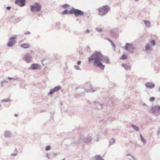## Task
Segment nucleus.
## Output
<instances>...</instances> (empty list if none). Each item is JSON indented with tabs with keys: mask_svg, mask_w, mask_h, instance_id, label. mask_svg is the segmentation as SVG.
I'll return each instance as SVG.
<instances>
[{
	"mask_svg": "<svg viewBox=\"0 0 160 160\" xmlns=\"http://www.w3.org/2000/svg\"><path fill=\"white\" fill-rule=\"evenodd\" d=\"M93 60H94V65L102 69H104L105 66L102 64V62L107 64L110 63L108 58L104 56L100 52H95L89 58V64H90Z\"/></svg>",
	"mask_w": 160,
	"mask_h": 160,
	"instance_id": "f257e3e1",
	"label": "nucleus"
},
{
	"mask_svg": "<svg viewBox=\"0 0 160 160\" xmlns=\"http://www.w3.org/2000/svg\"><path fill=\"white\" fill-rule=\"evenodd\" d=\"M109 9L110 8L108 6H103L98 9V14L101 16H104L108 12Z\"/></svg>",
	"mask_w": 160,
	"mask_h": 160,
	"instance_id": "f03ea898",
	"label": "nucleus"
},
{
	"mask_svg": "<svg viewBox=\"0 0 160 160\" xmlns=\"http://www.w3.org/2000/svg\"><path fill=\"white\" fill-rule=\"evenodd\" d=\"M70 12L71 14H73L76 17L82 16L84 14V12L82 11L73 8L70 10Z\"/></svg>",
	"mask_w": 160,
	"mask_h": 160,
	"instance_id": "7ed1b4c3",
	"label": "nucleus"
},
{
	"mask_svg": "<svg viewBox=\"0 0 160 160\" xmlns=\"http://www.w3.org/2000/svg\"><path fill=\"white\" fill-rule=\"evenodd\" d=\"M41 6L38 3H35L32 5L30 6L31 10L33 12H38L40 10Z\"/></svg>",
	"mask_w": 160,
	"mask_h": 160,
	"instance_id": "20e7f679",
	"label": "nucleus"
},
{
	"mask_svg": "<svg viewBox=\"0 0 160 160\" xmlns=\"http://www.w3.org/2000/svg\"><path fill=\"white\" fill-rule=\"evenodd\" d=\"M26 0H16L15 3L20 7L24 6L25 5Z\"/></svg>",
	"mask_w": 160,
	"mask_h": 160,
	"instance_id": "39448f33",
	"label": "nucleus"
},
{
	"mask_svg": "<svg viewBox=\"0 0 160 160\" xmlns=\"http://www.w3.org/2000/svg\"><path fill=\"white\" fill-rule=\"evenodd\" d=\"M16 38L15 37H12L11 38L9 42L8 43V47H11L15 43V39Z\"/></svg>",
	"mask_w": 160,
	"mask_h": 160,
	"instance_id": "423d86ee",
	"label": "nucleus"
},
{
	"mask_svg": "<svg viewBox=\"0 0 160 160\" xmlns=\"http://www.w3.org/2000/svg\"><path fill=\"white\" fill-rule=\"evenodd\" d=\"M152 110L153 113L156 112H160V106L156 105L152 108Z\"/></svg>",
	"mask_w": 160,
	"mask_h": 160,
	"instance_id": "0eeeda50",
	"label": "nucleus"
},
{
	"mask_svg": "<svg viewBox=\"0 0 160 160\" xmlns=\"http://www.w3.org/2000/svg\"><path fill=\"white\" fill-rule=\"evenodd\" d=\"M31 69H39L41 68V67L40 65L37 64H32L31 65Z\"/></svg>",
	"mask_w": 160,
	"mask_h": 160,
	"instance_id": "6e6552de",
	"label": "nucleus"
},
{
	"mask_svg": "<svg viewBox=\"0 0 160 160\" xmlns=\"http://www.w3.org/2000/svg\"><path fill=\"white\" fill-rule=\"evenodd\" d=\"M145 86L147 88H152L155 87L154 84L151 82L146 83Z\"/></svg>",
	"mask_w": 160,
	"mask_h": 160,
	"instance_id": "1a4fd4ad",
	"label": "nucleus"
},
{
	"mask_svg": "<svg viewBox=\"0 0 160 160\" xmlns=\"http://www.w3.org/2000/svg\"><path fill=\"white\" fill-rule=\"evenodd\" d=\"M24 59L27 62H29L31 61V58L28 54L25 56Z\"/></svg>",
	"mask_w": 160,
	"mask_h": 160,
	"instance_id": "9d476101",
	"label": "nucleus"
},
{
	"mask_svg": "<svg viewBox=\"0 0 160 160\" xmlns=\"http://www.w3.org/2000/svg\"><path fill=\"white\" fill-rule=\"evenodd\" d=\"M20 47L23 48H28L30 47V46L28 44L26 43L21 44L20 45Z\"/></svg>",
	"mask_w": 160,
	"mask_h": 160,
	"instance_id": "9b49d317",
	"label": "nucleus"
},
{
	"mask_svg": "<svg viewBox=\"0 0 160 160\" xmlns=\"http://www.w3.org/2000/svg\"><path fill=\"white\" fill-rule=\"evenodd\" d=\"M122 66L126 70H128L130 68V66H128L126 64H122Z\"/></svg>",
	"mask_w": 160,
	"mask_h": 160,
	"instance_id": "f8f14e48",
	"label": "nucleus"
},
{
	"mask_svg": "<svg viewBox=\"0 0 160 160\" xmlns=\"http://www.w3.org/2000/svg\"><path fill=\"white\" fill-rule=\"evenodd\" d=\"M132 47V46L131 44H127L125 48L127 50H129Z\"/></svg>",
	"mask_w": 160,
	"mask_h": 160,
	"instance_id": "ddd939ff",
	"label": "nucleus"
},
{
	"mask_svg": "<svg viewBox=\"0 0 160 160\" xmlns=\"http://www.w3.org/2000/svg\"><path fill=\"white\" fill-rule=\"evenodd\" d=\"M62 14H71V13H70V10L68 11L67 10H65L64 11H63L62 12Z\"/></svg>",
	"mask_w": 160,
	"mask_h": 160,
	"instance_id": "4468645a",
	"label": "nucleus"
},
{
	"mask_svg": "<svg viewBox=\"0 0 160 160\" xmlns=\"http://www.w3.org/2000/svg\"><path fill=\"white\" fill-rule=\"evenodd\" d=\"M127 58V55L123 54L122 55V56L120 57V59L121 60H122L125 59H126Z\"/></svg>",
	"mask_w": 160,
	"mask_h": 160,
	"instance_id": "2eb2a0df",
	"label": "nucleus"
},
{
	"mask_svg": "<svg viewBox=\"0 0 160 160\" xmlns=\"http://www.w3.org/2000/svg\"><path fill=\"white\" fill-rule=\"evenodd\" d=\"M61 88V87L60 86L56 87L54 88L55 92L58 91Z\"/></svg>",
	"mask_w": 160,
	"mask_h": 160,
	"instance_id": "dca6fc26",
	"label": "nucleus"
},
{
	"mask_svg": "<svg viewBox=\"0 0 160 160\" xmlns=\"http://www.w3.org/2000/svg\"><path fill=\"white\" fill-rule=\"evenodd\" d=\"M132 126L133 128L136 130L137 131L139 130V128L138 127L134 125H132Z\"/></svg>",
	"mask_w": 160,
	"mask_h": 160,
	"instance_id": "f3484780",
	"label": "nucleus"
},
{
	"mask_svg": "<svg viewBox=\"0 0 160 160\" xmlns=\"http://www.w3.org/2000/svg\"><path fill=\"white\" fill-rule=\"evenodd\" d=\"M96 160H104L101 156H96Z\"/></svg>",
	"mask_w": 160,
	"mask_h": 160,
	"instance_id": "a211bd4d",
	"label": "nucleus"
},
{
	"mask_svg": "<svg viewBox=\"0 0 160 160\" xmlns=\"http://www.w3.org/2000/svg\"><path fill=\"white\" fill-rule=\"evenodd\" d=\"M144 23L147 26H149L150 24L149 22L148 21H144Z\"/></svg>",
	"mask_w": 160,
	"mask_h": 160,
	"instance_id": "6ab92c4d",
	"label": "nucleus"
},
{
	"mask_svg": "<svg viewBox=\"0 0 160 160\" xmlns=\"http://www.w3.org/2000/svg\"><path fill=\"white\" fill-rule=\"evenodd\" d=\"M146 49L147 50H148L150 49V46L149 43H147L145 47Z\"/></svg>",
	"mask_w": 160,
	"mask_h": 160,
	"instance_id": "aec40b11",
	"label": "nucleus"
},
{
	"mask_svg": "<svg viewBox=\"0 0 160 160\" xmlns=\"http://www.w3.org/2000/svg\"><path fill=\"white\" fill-rule=\"evenodd\" d=\"M151 44L153 45L154 46L155 44V41L154 40H152L150 42Z\"/></svg>",
	"mask_w": 160,
	"mask_h": 160,
	"instance_id": "412c9836",
	"label": "nucleus"
},
{
	"mask_svg": "<svg viewBox=\"0 0 160 160\" xmlns=\"http://www.w3.org/2000/svg\"><path fill=\"white\" fill-rule=\"evenodd\" d=\"M140 137H141V141L143 142L144 143L145 142V140L144 139L142 136V135L140 134Z\"/></svg>",
	"mask_w": 160,
	"mask_h": 160,
	"instance_id": "4be33fe9",
	"label": "nucleus"
},
{
	"mask_svg": "<svg viewBox=\"0 0 160 160\" xmlns=\"http://www.w3.org/2000/svg\"><path fill=\"white\" fill-rule=\"evenodd\" d=\"M55 92V91L54 90V89H52L50 90V92H49V94H52L53 93Z\"/></svg>",
	"mask_w": 160,
	"mask_h": 160,
	"instance_id": "5701e85b",
	"label": "nucleus"
},
{
	"mask_svg": "<svg viewBox=\"0 0 160 160\" xmlns=\"http://www.w3.org/2000/svg\"><path fill=\"white\" fill-rule=\"evenodd\" d=\"M155 99V98L154 97H152L149 99V100L151 102L153 101Z\"/></svg>",
	"mask_w": 160,
	"mask_h": 160,
	"instance_id": "b1692460",
	"label": "nucleus"
},
{
	"mask_svg": "<svg viewBox=\"0 0 160 160\" xmlns=\"http://www.w3.org/2000/svg\"><path fill=\"white\" fill-rule=\"evenodd\" d=\"M50 149V147L49 146H47L45 148V150H49Z\"/></svg>",
	"mask_w": 160,
	"mask_h": 160,
	"instance_id": "393cba45",
	"label": "nucleus"
},
{
	"mask_svg": "<svg viewBox=\"0 0 160 160\" xmlns=\"http://www.w3.org/2000/svg\"><path fill=\"white\" fill-rule=\"evenodd\" d=\"M110 42L111 43L113 47H115V44H114L113 42L111 40H109Z\"/></svg>",
	"mask_w": 160,
	"mask_h": 160,
	"instance_id": "a878e982",
	"label": "nucleus"
},
{
	"mask_svg": "<svg viewBox=\"0 0 160 160\" xmlns=\"http://www.w3.org/2000/svg\"><path fill=\"white\" fill-rule=\"evenodd\" d=\"M74 67L77 70H79L80 69L79 67L78 66L76 65L74 66Z\"/></svg>",
	"mask_w": 160,
	"mask_h": 160,
	"instance_id": "bb28decb",
	"label": "nucleus"
},
{
	"mask_svg": "<svg viewBox=\"0 0 160 160\" xmlns=\"http://www.w3.org/2000/svg\"><path fill=\"white\" fill-rule=\"evenodd\" d=\"M3 102H8L10 101V100L9 99H8L7 100H6L5 99H3L2 100Z\"/></svg>",
	"mask_w": 160,
	"mask_h": 160,
	"instance_id": "cd10ccee",
	"label": "nucleus"
},
{
	"mask_svg": "<svg viewBox=\"0 0 160 160\" xmlns=\"http://www.w3.org/2000/svg\"><path fill=\"white\" fill-rule=\"evenodd\" d=\"M89 31L88 29H87L85 31V33H89Z\"/></svg>",
	"mask_w": 160,
	"mask_h": 160,
	"instance_id": "c85d7f7f",
	"label": "nucleus"
},
{
	"mask_svg": "<svg viewBox=\"0 0 160 160\" xmlns=\"http://www.w3.org/2000/svg\"><path fill=\"white\" fill-rule=\"evenodd\" d=\"M68 6V5L66 4L64 5L63 6V7H67Z\"/></svg>",
	"mask_w": 160,
	"mask_h": 160,
	"instance_id": "c756f323",
	"label": "nucleus"
},
{
	"mask_svg": "<svg viewBox=\"0 0 160 160\" xmlns=\"http://www.w3.org/2000/svg\"><path fill=\"white\" fill-rule=\"evenodd\" d=\"M81 61H79L77 63V64L78 65H80L81 64Z\"/></svg>",
	"mask_w": 160,
	"mask_h": 160,
	"instance_id": "7c9ffc66",
	"label": "nucleus"
},
{
	"mask_svg": "<svg viewBox=\"0 0 160 160\" xmlns=\"http://www.w3.org/2000/svg\"><path fill=\"white\" fill-rule=\"evenodd\" d=\"M11 8V7H8L7 8V9H8V10H9Z\"/></svg>",
	"mask_w": 160,
	"mask_h": 160,
	"instance_id": "2f4dec72",
	"label": "nucleus"
},
{
	"mask_svg": "<svg viewBox=\"0 0 160 160\" xmlns=\"http://www.w3.org/2000/svg\"><path fill=\"white\" fill-rule=\"evenodd\" d=\"M44 61V60H42V63L43 65H45V64H44L43 63V62Z\"/></svg>",
	"mask_w": 160,
	"mask_h": 160,
	"instance_id": "473e14b6",
	"label": "nucleus"
},
{
	"mask_svg": "<svg viewBox=\"0 0 160 160\" xmlns=\"http://www.w3.org/2000/svg\"><path fill=\"white\" fill-rule=\"evenodd\" d=\"M8 79H9V80H11V79H12V78H8Z\"/></svg>",
	"mask_w": 160,
	"mask_h": 160,
	"instance_id": "72a5a7b5",
	"label": "nucleus"
},
{
	"mask_svg": "<svg viewBox=\"0 0 160 160\" xmlns=\"http://www.w3.org/2000/svg\"><path fill=\"white\" fill-rule=\"evenodd\" d=\"M64 160V159H63V160Z\"/></svg>",
	"mask_w": 160,
	"mask_h": 160,
	"instance_id": "f704fd0d",
	"label": "nucleus"
}]
</instances>
